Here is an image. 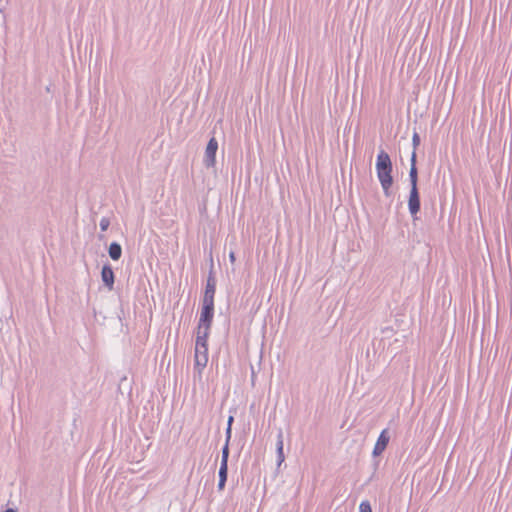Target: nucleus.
Segmentation results:
<instances>
[{
    "label": "nucleus",
    "mask_w": 512,
    "mask_h": 512,
    "mask_svg": "<svg viewBox=\"0 0 512 512\" xmlns=\"http://www.w3.org/2000/svg\"><path fill=\"white\" fill-rule=\"evenodd\" d=\"M376 171L377 177L381 183L384 194L386 196L390 195V188L393 183V178L391 176L392 172V162L390 156L385 151L381 150L377 155L376 161Z\"/></svg>",
    "instance_id": "nucleus-1"
},
{
    "label": "nucleus",
    "mask_w": 512,
    "mask_h": 512,
    "mask_svg": "<svg viewBox=\"0 0 512 512\" xmlns=\"http://www.w3.org/2000/svg\"><path fill=\"white\" fill-rule=\"evenodd\" d=\"M218 149V142L215 138H211L206 146L203 163L206 168H212L216 163V152Z\"/></svg>",
    "instance_id": "nucleus-2"
},
{
    "label": "nucleus",
    "mask_w": 512,
    "mask_h": 512,
    "mask_svg": "<svg viewBox=\"0 0 512 512\" xmlns=\"http://www.w3.org/2000/svg\"><path fill=\"white\" fill-rule=\"evenodd\" d=\"M214 315V302L203 301L198 326L211 327Z\"/></svg>",
    "instance_id": "nucleus-3"
},
{
    "label": "nucleus",
    "mask_w": 512,
    "mask_h": 512,
    "mask_svg": "<svg viewBox=\"0 0 512 512\" xmlns=\"http://www.w3.org/2000/svg\"><path fill=\"white\" fill-rule=\"evenodd\" d=\"M417 180L418 179L410 180L411 190L408 200V207L411 215H415L420 210V199L417 188Z\"/></svg>",
    "instance_id": "nucleus-4"
},
{
    "label": "nucleus",
    "mask_w": 512,
    "mask_h": 512,
    "mask_svg": "<svg viewBox=\"0 0 512 512\" xmlns=\"http://www.w3.org/2000/svg\"><path fill=\"white\" fill-rule=\"evenodd\" d=\"M389 440H390V435H389L388 429H384L380 433V435L375 443V446H374V449L372 452L374 457L379 456L384 452V450L386 449V447L389 443Z\"/></svg>",
    "instance_id": "nucleus-5"
},
{
    "label": "nucleus",
    "mask_w": 512,
    "mask_h": 512,
    "mask_svg": "<svg viewBox=\"0 0 512 512\" xmlns=\"http://www.w3.org/2000/svg\"><path fill=\"white\" fill-rule=\"evenodd\" d=\"M101 279L108 290H113L115 276L110 265L107 264L102 267Z\"/></svg>",
    "instance_id": "nucleus-6"
},
{
    "label": "nucleus",
    "mask_w": 512,
    "mask_h": 512,
    "mask_svg": "<svg viewBox=\"0 0 512 512\" xmlns=\"http://www.w3.org/2000/svg\"><path fill=\"white\" fill-rule=\"evenodd\" d=\"M215 291H216V281H215V278L210 273V275L207 279V284H206L203 301L214 302Z\"/></svg>",
    "instance_id": "nucleus-7"
},
{
    "label": "nucleus",
    "mask_w": 512,
    "mask_h": 512,
    "mask_svg": "<svg viewBox=\"0 0 512 512\" xmlns=\"http://www.w3.org/2000/svg\"><path fill=\"white\" fill-rule=\"evenodd\" d=\"M228 457H229V448L227 445H224L222 449V457H221V464L219 469V478L222 480H227V474H228Z\"/></svg>",
    "instance_id": "nucleus-8"
},
{
    "label": "nucleus",
    "mask_w": 512,
    "mask_h": 512,
    "mask_svg": "<svg viewBox=\"0 0 512 512\" xmlns=\"http://www.w3.org/2000/svg\"><path fill=\"white\" fill-rule=\"evenodd\" d=\"M210 328L205 327L204 325L197 327V336H196V346H207V338L209 335Z\"/></svg>",
    "instance_id": "nucleus-9"
},
{
    "label": "nucleus",
    "mask_w": 512,
    "mask_h": 512,
    "mask_svg": "<svg viewBox=\"0 0 512 512\" xmlns=\"http://www.w3.org/2000/svg\"><path fill=\"white\" fill-rule=\"evenodd\" d=\"M194 361L195 370H197L198 374L200 375L208 363V355H195Z\"/></svg>",
    "instance_id": "nucleus-10"
},
{
    "label": "nucleus",
    "mask_w": 512,
    "mask_h": 512,
    "mask_svg": "<svg viewBox=\"0 0 512 512\" xmlns=\"http://www.w3.org/2000/svg\"><path fill=\"white\" fill-rule=\"evenodd\" d=\"M109 256L112 260H119L122 255V248L120 244L113 242L108 249Z\"/></svg>",
    "instance_id": "nucleus-11"
},
{
    "label": "nucleus",
    "mask_w": 512,
    "mask_h": 512,
    "mask_svg": "<svg viewBox=\"0 0 512 512\" xmlns=\"http://www.w3.org/2000/svg\"><path fill=\"white\" fill-rule=\"evenodd\" d=\"M409 179L410 180L418 179V172H417V167H416V152L415 151H413V153L411 155V167H410V171H409Z\"/></svg>",
    "instance_id": "nucleus-12"
},
{
    "label": "nucleus",
    "mask_w": 512,
    "mask_h": 512,
    "mask_svg": "<svg viewBox=\"0 0 512 512\" xmlns=\"http://www.w3.org/2000/svg\"><path fill=\"white\" fill-rule=\"evenodd\" d=\"M195 355H208V347L195 345Z\"/></svg>",
    "instance_id": "nucleus-13"
},
{
    "label": "nucleus",
    "mask_w": 512,
    "mask_h": 512,
    "mask_svg": "<svg viewBox=\"0 0 512 512\" xmlns=\"http://www.w3.org/2000/svg\"><path fill=\"white\" fill-rule=\"evenodd\" d=\"M99 225H100V228H101V230H102V231H106V230L108 229L109 225H110V220H109V218H107V217H103V218L100 220Z\"/></svg>",
    "instance_id": "nucleus-14"
},
{
    "label": "nucleus",
    "mask_w": 512,
    "mask_h": 512,
    "mask_svg": "<svg viewBox=\"0 0 512 512\" xmlns=\"http://www.w3.org/2000/svg\"><path fill=\"white\" fill-rule=\"evenodd\" d=\"M359 510L360 512H372L371 506L367 501L361 502Z\"/></svg>",
    "instance_id": "nucleus-15"
},
{
    "label": "nucleus",
    "mask_w": 512,
    "mask_h": 512,
    "mask_svg": "<svg viewBox=\"0 0 512 512\" xmlns=\"http://www.w3.org/2000/svg\"><path fill=\"white\" fill-rule=\"evenodd\" d=\"M276 447H277V449H283V432H282V430H279V433L277 435Z\"/></svg>",
    "instance_id": "nucleus-16"
},
{
    "label": "nucleus",
    "mask_w": 512,
    "mask_h": 512,
    "mask_svg": "<svg viewBox=\"0 0 512 512\" xmlns=\"http://www.w3.org/2000/svg\"><path fill=\"white\" fill-rule=\"evenodd\" d=\"M412 144H413V147H414V150L419 146L420 144V137L418 135V133H414L413 134V137H412Z\"/></svg>",
    "instance_id": "nucleus-17"
},
{
    "label": "nucleus",
    "mask_w": 512,
    "mask_h": 512,
    "mask_svg": "<svg viewBox=\"0 0 512 512\" xmlns=\"http://www.w3.org/2000/svg\"><path fill=\"white\" fill-rule=\"evenodd\" d=\"M285 457H284V453H283V449H277V462H278V465H281V463L284 461Z\"/></svg>",
    "instance_id": "nucleus-18"
},
{
    "label": "nucleus",
    "mask_w": 512,
    "mask_h": 512,
    "mask_svg": "<svg viewBox=\"0 0 512 512\" xmlns=\"http://www.w3.org/2000/svg\"><path fill=\"white\" fill-rule=\"evenodd\" d=\"M230 438H231V427H230V425H228L227 429H226V442H225V445H227L228 448H229Z\"/></svg>",
    "instance_id": "nucleus-19"
},
{
    "label": "nucleus",
    "mask_w": 512,
    "mask_h": 512,
    "mask_svg": "<svg viewBox=\"0 0 512 512\" xmlns=\"http://www.w3.org/2000/svg\"><path fill=\"white\" fill-rule=\"evenodd\" d=\"M226 481L227 480H222L221 478H219V482H218V489L219 490H223L224 489Z\"/></svg>",
    "instance_id": "nucleus-20"
},
{
    "label": "nucleus",
    "mask_w": 512,
    "mask_h": 512,
    "mask_svg": "<svg viewBox=\"0 0 512 512\" xmlns=\"http://www.w3.org/2000/svg\"><path fill=\"white\" fill-rule=\"evenodd\" d=\"M229 259H230V261H231L232 263H234V262H235L236 257H235V253H234L233 251H231V252L229 253Z\"/></svg>",
    "instance_id": "nucleus-21"
},
{
    "label": "nucleus",
    "mask_w": 512,
    "mask_h": 512,
    "mask_svg": "<svg viewBox=\"0 0 512 512\" xmlns=\"http://www.w3.org/2000/svg\"><path fill=\"white\" fill-rule=\"evenodd\" d=\"M232 422H233V417H232V416H230V417L228 418V425H230V427L232 426Z\"/></svg>",
    "instance_id": "nucleus-22"
}]
</instances>
